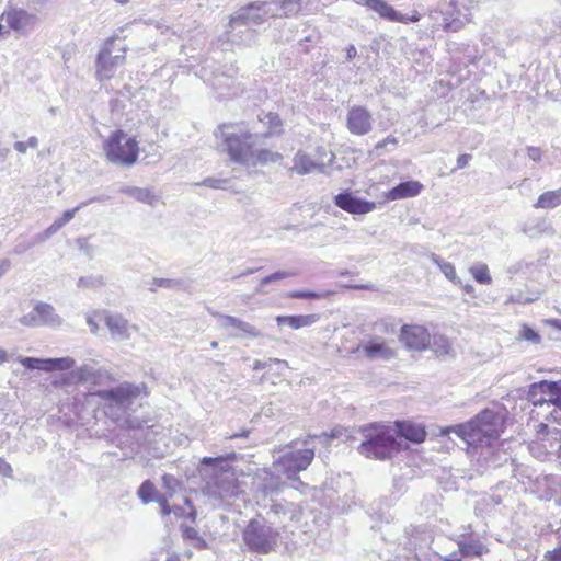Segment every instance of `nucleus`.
I'll return each instance as SVG.
<instances>
[{"instance_id": "f257e3e1", "label": "nucleus", "mask_w": 561, "mask_h": 561, "mask_svg": "<svg viewBox=\"0 0 561 561\" xmlns=\"http://www.w3.org/2000/svg\"><path fill=\"white\" fill-rule=\"evenodd\" d=\"M220 137L231 161L244 167L276 163L283 156L270 149L257 148L265 144L267 134H260L256 124L229 123L222 124L215 133Z\"/></svg>"}, {"instance_id": "f03ea898", "label": "nucleus", "mask_w": 561, "mask_h": 561, "mask_svg": "<svg viewBox=\"0 0 561 561\" xmlns=\"http://www.w3.org/2000/svg\"><path fill=\"white\" fill-rule=\"evenodd\" d=\"M236 458L234 453L218 457H204L197 467L204 481L202 492L209 499L222 501L234 495L236 478L229 460Z\"/></svg>"}, {"instance_id": "7ed1b4c3", "label": "nucleus", "mask_w": 561, "mask_h": 561, "mask_svg": "<svg viewBox=\"0 0 561 561\" xmlns=\"http://www.w3.org/2000/svg\"><path fill=\"white\" fill-rule=\"evenodd\" d=\"M504 431L503 416L485 409L467 423L453 427V432L470 446H491Z\"/></svg>"}, {"instance_id": "20e7f679", "label": "nucleus", "mask_w": 561, "mask_h": 561, "mask_svg": "<svg viewBox=\"0 0 561 561\" xmlns=\"http://www.w3.org/2000/svg\"><path fill=\"white\" fill-rule=\"evenodd\" d=\"M363 442L357 447L358 454L375 460L391 459L401 449L390 426L382 423H369L359 428Z\"/></svg>"}, {"instance_id": "39448f33", "label": "nucleus", "mask_w": 561, "mask_h": 561, "mask_svg": "<svg viewBox=\"0 0 561 561\" xmlns=\"http://www.w3.org/2000/svg\"><path fill=\"white\" fill-rule=\"evenodd\" d=\"M274 523L263 516L252 518L242 531V540L247 548L259 554L274 551L278 545L279 530Z\"/></svg>"}, {"instance_id": "423d86ee", "label": "nucleus", "mask_w": 561, "mask_h": 561, "mask_svg": "<svg viewBox=\"0 0 561 561\" xmlns=\"http://www.w3.org/2000/svg\"><path fill=\"white\" fill-rule=\"evenodd\" d=\"M106 159L114 164L133 165L139 153L138 142L123 130H116L104 141Z\"/></svg>"}, {"instance_id": "0eeeda50", "label": "nucleus", "mask_w": 561, "mask_h": 561, "mask_svg": "<svg viewBox=\"0 0 561 561\" xmlns=\"http://www.w3.org/2000/svg\"><path fill=\"white\" fill-rule=\"evenodd\" d=\"M314 437L311 436L305 440L304 448L289 450L279 456L274 462V468L289 480L298 479V473L306 470L314 458V447L309 446Z\"/></svg>"}, {"instance_id": "6e6552de", "label": "nucleus", "mask_w": 561, "mask_h": 561, "mask_svg": "<svg viewBox=\"0 0 561 561\" xmlns=\"http://www.w3.org/2000/svg\"><path fill=\"white\" fill-rule=\"evenodd\" d=\"M318 159H312L308 153L298 151L293 159V167L289 169L291 173L306 175L312 171H318L322 174H329L328 168L333 164L335 154L324 147L317 148Z\"/></svg>"}, {"instance_id": "1a4fd4ad", "label": "nucleus", "mask_w": 561, "mask_h": 561, "mask_svg": "<svg viewBox=\"0 0 561 561\" xmlns=\"http://www.w3.org/2000/svg\"><path fill=\"white\" fill-rule=\"evenodd\" d=\"M528 397L535 405L550 403L557 407L559 410L553 411L551 415L561 424V381L534 382L529 387Z\"/></svg>"}, {"instance_id": "9d476101", "label": "nucleus", "mask_w": 561, "mask_h": 561, "mask_svg": "<svg viewBox=\"0 0 561 561\" xmlns=\"http://www.w3.org/2000/svg\"><path fill=\"white\" fill-rule=\"evenodd\" d=\"M20 323L30 328H58L62 324V318L55 307L45 301H36L32 310L20 318Z\"/></svg>"}, {"instance_id": "9b49d317", "label": "nucleus", "mask_w": 561, "mask_h": 561, "mask_svg": "<svg viewBox=\"0 0 561 561\" xmlns=\"http://www.w3.org/2000/svg\"><path fill=\"white\" fill-rule=\"evenodd\" d=\"M146 393V386L135 385L130 382H123L115 388L99 390L94 394L100 399L115 404L119 409H126L130 404H133L134 400L140 396Z\"/></svg>"}, {"instance_id": "f8f14e48", "label": "nucleus", "mask_w": 561, "mask_h": 561, "mask_svg": "<svg viewBox=\"0 0 561 561\" xmlns=\"http://www.w3.org/2000/svg\"><path fill=\"white\" fill-rule=\"evenodd\" d=\"M94 316H101L111 337L116 342H126L131 340L138 332V327L130 323L122 313L108 310H98Z\"/></svg>"}, {"instance_id": "ddd939ff", "label": "nucleus", "mask_w": 561, "mask_h": 561, "mask_svg": "<svg viewBox=\"0 0 561 561\" xmlns=\"http://www.w3.org/2000/svg\"><path fill=\"white\" fill-rule=\"evenodd\" d=\"M430 16L434 21V26L453 32L459 31L467 20L466 13L458 7L456 0H450L440 9L432 10Z\"/></svg>"}, {"instance_id": "4468645a", "label": "nucleus", "mask_w": 561, "mask_h": 561, "mask_svg": "<svg viewBox=\"0 0 561 561\" xmlns=\"http://www.w3.org/2000/svg\"><path fill=\"white\" fill-rule=\"evenodd\" d=\"M105 377H108L106 371L95 369L92 366H82L68 373H62L51 381V385L55 387L80 383L100 385Z\"/></svg>"}, {"instance_id": "2eb2a0df", "label": "nucleus", "mask_w": 561, "mask_h": 561, "mask_svg": "<svg viewBox=\"0 0 561 561\" xmlns=\"http://www.w3.org/2000/svg\"><path fill=\"white\" fill-rule=\"evenodd\" d=\"M210 314L216 319L219 329L226 331L233 337L257 339L262 335L256 327L237 317L222 314L217 311H210Z\"/></svg>"}, {"instance_id": "dca6fc26", "label": "nucleus", "mask_w": 561, "mask_h": 561, "mask_svg": "<svg viewBox=\"0 0 561 561\" xmlns=\"http://www.w3.org/2000/svg\"><path fill=\"white\" fill-rule=\"evenodd\" d=\"M399 337L409 351H426L431 343L428 330L419 324H403Z\"/></svg>"}, {"instance_id": "f3484780", "label": "nucleus", "mask_w": 561, "mask_h": 561, "mask_svg": "<svg viewBox=\"0 0 561 561\" xmlns=\"http://www.w3.org/2000/svg\"><path fill=\"white\" fill-rule=\"evenodd\" d=\"M227 42L232 45L251 47L257 43V31L231 15L226 31Z\"/></svg>"}, {"instance_id": "a211bd4d", "label": "nucleus", "mask_w": 561, "mask_h": 561, "mask_svg": "<svg viewBox=\"0 0 561 561\" xmlns=\"http://www.w3.org/2000/svg\"><path fill=\"white\" fill-rule=\"evenodd\" d=\"M371 113L362 105H353L346 115V127L352 135L364 136L373 130Z\"/></svg>"}, {"instance_id": "6ab92c4d", "label": "nucleus", "mask_w": 561, "mask_h": 561, "mask_svg": "<svg viewBox=\"0 0 561 561\" xmlns=\"http://www.w3.org/2000/svg\"><path fill=\"white\" fill-rule=\"evenodd\" d=\"M114 43V38L111 37L106 41L104 48L99 53L98 59H96V66H98V76L101 79H110L113 77L115 68L123 64L125 59V48H122L121 50L123 54L118 55H112V48L111 46Z\"/></svg>"}, {"instance_id": "aec40b11", "label": "nucleus", "mask_w": 561, "mask_h": 561, "mask_svg": "<svg viewBox=\"0 0 561 561\" xmlns=\"http://www.w3.org/2000/svg\"><path fill=\"white\" fill-rule=\"evenodd\" d=\"M232 16L252 27L261 25L268 18H272L266 1L251 2L239 9Z\"/></svg>"}, {"instance_id": "412c9836", "label": "nucleus", "mask_w": 561, "mask_h": 561, "mask_svg": "<svg viewBox=\"0 0 561 561\" xmlns=\"http://www.w3.org/2000/svg\"><path fill=\"white\" fill-rule=\"evenodd\" d=\"M334 204L342 210L354 215H364L376 208L374 202L357 197L350 191H344L335 195Z\"/></svg>"}, {"instance_id": "4be33fe9", "label": "nucleus", "mask_w": 561, "mask_h": 561, "mask_svg": "<svg viewBox=\"0 0 561 561\" xmlns=\"http://www.w3.org/2000/svg\"><path fill=\"white\" fill-rule=\"evenodd\" d=\"M20 362L26 369H38L43 371H64L70 369L75 365V360L71 357L46 359L24 357Z\"/></svg>"}, {"instance_id": "5701e85b", "label": "nucleus", "mask_w": 561, "mask_h": 561, "mask_svg": "<svg viewBox=\"0 0 561 561\" xmlns=\"http://www.w3.org/2000/svg\"><path fill=\"white\" fill-rule=\"evenodd\" d=\"M1 20H4L9 28L24 33L27 27L33 26L37 22V16L31 14L23 9H10L4 11L1 15Z\"/></svg>"}, {"instance_id": "b1692460", "label": "nucleus", "mask_w": 561, "mask_h": 561, "mask_svg": "<svg viewBox=\"0 0 561 561\" xmlns=\"http://www.w3.org/2000/svg\"><path fill=\"white\" fill-rule=\"evenodd\" d=\"M396 434L413 444H420L426 438L425 427L410 421H396Z\"/></svg>"}, {"instance_id": "393cba45", "label": "nucleus", "mask_w": 561, "mask_h": 561, "mask_svg": "<svg viewBox=\"0 0 561 561\" xmlns=\"http://www.w3.org/2000/svg\"><path fill=\"white\" fill-rule=\"evenodd\" d=\"M266 3L273 19L291 18L301 10V0H270Z\"/></svg>"}, {"instance_id": "a878e982", "label": "nucleus", "mask_w": 561, "mask_h": 561, "mask_svg": "<svg viewBox=\"0 0 561 561\" xmlns=\"http://www.w3.org/2000/svg\"><path fill=\"white\" fill-rule=\"evenodd\" d=\"M423 185L419 181H405L401 182L392 187L386 194V197L390 201L403 199L408 197L416 196L421 193Z\"/></svg>"}, {"instance_id": "bb28decb", "label": "nucleus", "mask_w": 561, "mask_h": 561, "mask_svg": "<svg viewBox=\"0 0 561 561\" xmlns=\"http://www.w3.org/2000/svg\"><path fill=\"white\" fill-rule=\"evenodd\" d=\"M320 319L319 314H299V316H277L276 322L278 327H288L298 330L310 327Z\"/></svg>"}, {"instance_id": "cd10ccee", "label": "nucleus", "mask_w": 561, "mask_h": 561, "mask_svg": "<svg viewBox=\"0 0 561 561\" xmlns=\"http://www.w3.org/2000/svg\"><path fill=\"white\" fill-rule=\"evenodd\" d=\"M118 192L128 195L136 199L137 202L147 204L149 206H154L158 202L157 195L152 190L146 187H138L131 185H122L118 188Z\"/></svg>"}, {"instance_id": "c85d7f7f", "label": "nucleus", "mask_w": 561, "mask_h": 561, "mask_svg": "<svg viewBox=\"0 0 561 561\" xmlns=\"http://www.w3.org/2000/svg\"><path fill=\"white\" fill-rule=\"evenodd\" d=\"M368 10L377 13L380 19L390 22L404 20L403 14L397 11L392 5H390L385 0H370Z\"/></svg>"}, {"instance_id": "c756f323", "label": "nucleus", "mask_w": 561, "mask_h": 561, "mask_svg": "<svg viewBox=\"0 0 561 561\" xmlns=\"http://www.w3.org/2000/svg\"><path fill=\"white\" fill-rule=\"evenodd\" d=\"M561 205V187L539 195L535 208L552 209Z\"/></svg>"}, {"instance_id": "7c9ffc66", "label": "nucleus", "mask_w": 561, "mask_h": 561, "mask_svg": "<svg viewBox=\"0 0 561 561\" xmlns=\"http://www.w3.org/2000/svg\"><path fill=\"white\" fill-rule=\"evenodd\" d=\"M257 118H259V123H262L268 129L267 131H264V133L260 131V134H267V138L273 135L280 134L282 121H280L278 114L273 113V112H268V113L263 112V113L259 114Z\"/></svg>"}, {"instance_id": "2f4dec72", "label": "nucleus", "mask_w": 561, "mask_h": 561, "mask_svg": "<svg viewBox=\"0 0 561 561\" xmlns=\"http://www.w3.org/2000/svg\"><path fill=\"white\" fill-rule=\"evenodd\" d=\"M459 546V552L461 557H468V556H474L480 557L484 553L486 550L485 547L480 542L479 540H472V541H460L458 543Z\"/></svg>"}, {"instance_id": "473e14b6", "label": "nucleus", "mask_w": 561, "mask_h": 561, "mask_svg": "<svg viewBox=\"0 0 561 561\" xmlns=\"http://www.w3.org/2000/svg\"><path fill=\"white\" fill-rule=\"evenodd\" d=\"M158 288H167L172 290H181L184 288V282L181 279H172V278H159L156 277L152 279L151 286L149 287L150 291H157Z\"/></svg>"}, {"instance_id": "72a5a7b5", "label": "nucleus", "mask_w": 561, "mask_h": 561, "mask_svg": "<svg viewBox=\"0 0 561 561\" xmlns=\"http://www.w3.org/2000/svg\"><path fill=\"white\" fill-rule=\"evenodd\" d=\"M550 230V227L546 225L543 219L537 220L536 222H526L523 227V232L529 236L530 238L538 237L542 233H546Z\"/></svg>"}, {"instance_id": "f704fd0d", "label": "nucleus", "mask_w": 561, "mask_h": 561, "mask_svg": "<svg viewBox=\"0 0 561 561\" xmlns=\"http://www.w3.org/2000/svg\"><path fill=\"white\" fill-rule=\"evenodd\" d=\"M79 288H91L98 289L105 285V278L103 275H87L81 276L77 283Z\"/></svg>"}, {"instance_id": "c9c22d12", "label": "nucleus", "mask_w": 561, "mask_h": 561, "mask_svg": "<svg viewBox=\"0 0 561 561\" xmlns=\"http://www.w3.org/2000/svg\"><path fill=\"white\" fill-rule=\"evenodd\" d=\"M156 491L154 484L150 480H146L140 484L137 494L144 503H150L157 497Z\"/></svg>"}, {"instance_id": "e433bc0d", "label": "nucleus", "mask_w": 561, "mask_h": 561, "mask_svg": "<svg viewBox=\"0 0 561 561\" xmlns=\"http://www.w3.org/2000/svg\"><path fill=\"white\" fill-rule=\"evenodd\" d=\"M397 322L394 318L387 317L375 322L374 330L377 333L392 334L396 332Z\"/></svg>"}, {"instance_id": "4c0bfd02", "label": "nucleus", "mask_w": 561, "mask_h": 561, "mask_svg": "<svg viewBox=\"0 0 561 561\" xmlns=\"http://www.w3.org/2000/svg\"><path fill=\"white\" fill-rule=\"evenodd\" d=\"M539 297H540L539 291H531L527 295L524 294L523 291H518V293L512 294L507 298V302H517L520 305H527V304L536 301Z\"/></svg>"}, {"instance_id": "58836bf2", "label": "nucleus", "mask_w": 561, "mask_h": 561, "mask_svg": "<svg viewBox=\"0 0 561 561\" xmlns=\"http://www.w3.org/2000/svg\"><path fill=\"white\" fill-rule=\"evenodd\" d=\"M470 272L473 278L480 284H490L492 278L489 273V268L485 264H481L479 266H472Z\"/></svg>"}, {"instance_id": "ea45409f", "label": "nucleus", "mask_w": 561, "mask_h": 561, "mask_svg": "<svg viewBox=\"0 0 561 561\" xmlns=\"http://www.w3.org/2000/svg\"><path fill=\"white\" fill-rule=\"evenodd\" d=\"M435 262L438 264L442 273L446 276L447 279L451 280L453 283L457 285H462L460 278L456 274L455 266L449 262H440L438 260H435Z\"/></svg>"}, {"instance_id": "a19ab883", "label": "nucleus", "mask_w": 561, "mask_h": 561, "mask_svg": "<svg viewBox=\"0 0 561 561\" xmlns=\"http://www.w3.org/2000/svg\"><path fill=\"white\" fill-rule=\"evenodd\" d=\"M518 339L533 342L536 345L539 344L541 341L540 335L527 324L522 325L518 332Z\"/></svg>"}, {"instance_id": "79ce46f5", "label": "nucleus", "mask_w": 561, "mask_h": 561, "mask_svg": "<svg viewBox=\"0 0 561 561\" xmlns=\"http://www.w3.org/2000/svg\"><path fill=\"white\" fill-rule=\"evenodd\" d=\"M287 296L293 299H320L325 295L312 290H293Z\"/></svg>"}, {"instance_id": "37998d69", "label": "nucleus", "mask_w": 561, "mask_h": 561, "mask_svg": "<svg viewBox=\"0 0 561 561\" xmlns=\"http://www.w3.org/2000/svg\"><path fill=\"white\" fill-rule=\"evenodd\" d=\"M273 366H276L277 371L280 373L282 369L287 367V364L284 360L272 359L271 358L268 362H260V360L255 362L254 369H266V368H268L271 370L273 368Z\"/></svg>"}, {"instance_id": "c03bdc74", "label": "nucleus", "mask_w": 561, "mask_h": 561, "mask_svg": "<svg viewBox=\"0 0 561 561\" xmlns=\"http://www.w3.org/2000/svg\"><path fill=\"white\" fill-rule=\"evenodd\" d=\"M62 227L55 220L44 232L37 234L36 242L41 243L49 239L53 234L57 233Z\"/></svg>"}, {"instance_id": "a18cd8bd", "label": "nucleus", "mask_w": 561, "mask_h": 561, "mask_svg": "<svg viewBox=\"0 0 561 561\" xmlns=\"http://www.w3.org/2000/svg\"><path fill=\"white\" fill-rule=\"evenodd\" d=\"M85 206H88V203H81L77 207L64 211L62 216L56 220L60 224L61 227H64L72 220V218L75 217V215L78 210H80L81 208H83Z\"/></svg>"}, {"instance_id": "49530a36", "label": "nucleus", "mask_w": 561, "mask_h": 561, "mask_svg": "<svg viewBox=\"0 0 561 561\" xmlns=\"http://www.w3.org/2000/svg\"><path fill=\"white\" fill-rule=\"evenodd\" d=\"M293 275H294V273H290V272L278 271V272H275L273 274H270V275L263 277L260 282V285L262 287V286L268 285L273 282L279 280V279L293 276Z\"/></svg>"}, {"instance_id": "de8ad7c7", "label": "nucleus", "mask_w": 561, "mask_h": 561, "mask_svg": "<svg viewBox=\"0 0 561 561\" xmlns=\"http://www.w3.org/2000/svg\"><path fill=\"white\" fill-rule=\"evenodd\" d=\"M227 182L228 181L225 179L206 178L202 182V185L217 190V188H225L226 187L225 185L227 184Z\"/></svg>"}, {"instance_id": "09e8293b", "label": "nucleus", "mask_w": 561, "mask_h": 561, "mask_svg": "<svg viewBox=\"0 0 561 561\" xmlns=\"http://www.w3.org/2000/svg\"><path fill=\"white\" fill-rule=\"evenodd\" d=\"M37 243L38 242H36V238H34L32 241L18 242L13 249V253L19 255L23 254Z\"/></svg>"}, {"instance_id": "8fccbe9b", "label": "nucleus", "mask_w": 561, "mask_h": 561, "mask_svg": "<svg viewBox=\"0 0 561 561\" xmlns=\"http://www.w3.org/2000/svg\"><path fill=\"white\" fill-rule=\"evenodd\" d=\"M398 142H399L398 138H396L393 136H388L375 145V151L379 153V151L387 148L389 145H391L392 147H396L398 145Z\"/></svg>"}, {"instance_id": "3c124183", "label": "nucleus", "mask_w": 561, "mask_h": 561, "mask_svg": "<svg viewBox=\"0 0 561 561\" xmlns=\"http://www.w3.org/2000/svg\"><path fill=\"white\" fill-rule=\"evenodd\" d=\"M154 501L160 505L161 514L163 516L171 514V506L168 503V499L164 495H157Z\"/></svg>"}, {"instance_id": "603ef678", "label": "nucleus", "mask_w": 561, "mask_h": 561, "mask_svg": "<svg viewBox=\"0 0 561 561\" xmlns=\"http://www.w3.org/2000/svg\"><path fill=\"white\" fill-rule=\"evenodd\" d=\"M182 535L192 542L199 536L198 531L191 526H182Z\"/></svg>"}, {"instance_id": "864d4df0", "label": "nucleus", "mask_w": 561, "mask_h": 561, "mask_svg": "<svg viewBox=\"0 0 561 561\" xmlns=\"http://www.w3.org/2000/svg\"><path fill=\"white\" fill-rule=\"evenodd\" d=\"M77 243H78V247H79L80 251H82L85 255H89V256L92 255L93 248H92V245H90L88 243L87 239L79 238L77 240Z\"/></svg>"}, {"instance_id": "5fc2aeb1", "label": "nucleus", "mask_w": 561, "mask_h": 561, "mask_svg": "<svg viewBox=\"0 0 561 561\" xmlns=\"http://www.w3.org/2000/svg\"><path fill=\"white\" fill-rule=\"evenodd\" d=\"M13 470L10 463H8L4 459L0 458V476L2 477H12Z\"/></svg>"}, {"instance_id": "6e6d98bb", "label": "nucleus", "mask_w": 561, "mask_h": 561, "mask_svg": "<svg viewBox=\"0 0 561 561\" xmlns=\"http://www.w3.org/2000/svg\"><path fill=\"white\" fill-rule=\"evenodd\" d=\"M263 492L265 495L274 494L279 492V484L277 482H271V483H264L263 484Z\"/></svg>"}, {"instance_id": "4d7b16f0", "label": "nucleus", "mask_w": 561, "mask_h": 561, "mask_svg": "<svg viewBox=\"0 0 561 561\" xmlns=\"http://www.w3.org/2000/svg\"><path fill=\"white\" fill-rule=\"evenodd\" d=\"M471 159H472V156L468 154V153L458 156L457 169H463L465 167H467L469 164V162L471 161Z\"/></svg>"}, {"instance_id": "13d9d810", "label": "nucleus", "mask_w": 561, "mask_h": 561, "mask_svg": "<svg viewBox=\"0 0 561 561\" xmlns=\"http://www.w3.org/2000/svg\"><path fill=\"white\" fill-rule=\"evenodd\" d=\"M85 320H87V324H88L91 333L98 334L99 333V324L94 320L93 316L87 314Z\"/></svg>"}, {"instance_id": "bf43d9fd", "label": "nucleus", "mask_w": 561, "mask_h": 561, "mask_svg": "<svg viewBox=\"0 0 561 561\" xmlns=\"http://www.w3.org/2000/svg\"><path fill=\"white\" fill-rule=\"evenodd\" d=\"M527 154H528L529 159H531L534 161H539L541 159V151L539 148H536V147H528Z\"/></svg>"}, {"instance_id": "052dcab7", "label": "nucleus", "mask_w": 561, "mask_h": 561, "mask_svg": "<svg viewBox=\"0 0 561 561\" xmlns=\"http://www.w3.org/2000/svg\"><path fill=\"white\" fill-rule=\"evenodd\" d=\"M286 512L287 511L284 505L279 503H273L268 513H273L275 516H279L280 514H286Z\"/></svg>"}, {"instance_id": "680f3d73", "label": "nucleus", "mask_w": 561, "mask_h": 561, "mask_svg": "<svg viewBox=\"0 0 561 561\" xmlns=\"http://www.w3.org/2000/svg\"><path fill=\"white\" fill-rule=\"evenodd\" d=\"M11 268V261L9 259L0 260V277L5 275Z\"/></svg>"}, {"instance_id": "e2e57ef3", "label": "nucleus", "mask_w": 561, "mask_h": 561, "mask_svg": "<svg viewBox=\"0 0 561 561\" xmlns=\"http://www.w3.org/2000/svg\"><path fill=\"white\" fill-rule=\"evenodd\" d=\"M543 324L551 327L561 332V319H545Z\"/></svg>"}, {"instance_id": "0e129e2a", "label": "nucleus", "mask_w": 561, "mask_h": 561, "mask_svg": "<svg viewBox=\"0 0 561 561\" xmlns=\"http://www.w3.org/2000/svg\"><path fill=\"white\" fill-rule=\"evenodd\" d=\"M193 545L195 548L199 549V550H203V549H207L208 548V545L206 542V540L198 536L194 541H193Z\"/></svg>"}, {"instance_id": "69168bd1", "label": "nucleus", "mask_w": 561, "mask_h": 561, "mask_svg": "<svg viewBox=\"0 0 561 561\" xmlns=\"http://www.w3.org/2000/svg\"><path fill=\"white\" fill-rule=\"evenodd\" d=\"M345 51H346V59L347 60H351V59L355 58L356 55H357V49H356V47L353 44H350L346 47Z\"/></svg>"}, {"instance_id": "338daca9", "label": "nucleus", "mask_w": 561, "mask_h": 561, "mask_svg": "<svg viewBox=\"0 0 561 561\" xmlns=\"http://www.w3.org/2000/svg\"><path fill=\"white\" fill-rule=\"evenodd\" d=\"M13 147H14V149H15L18 152H20V153H22V154L26 153V150H27V144H26V142H24V141H16V142L13 145Z\"/></svg>"}, {"instance_id": "774afa93", "label": "nucleus", "mask_w": 561, "mask_h": 561, "mask_svg": "<svg viewBox=\"0 0 561 561\" xmlns=\"http://www.w3.org/2000/svg\"><path fill=\"white\" fill-rule=\"evenodd\" d=\"M461 556H459L458 552H453L446 557L443 558L444 561H462Z\"/></svg>"}]
</instances>
